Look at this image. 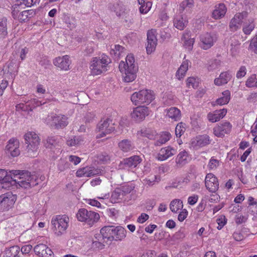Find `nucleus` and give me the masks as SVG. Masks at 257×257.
<instances>
[{"label": "nucleus", "instance_id": "nucleus-23", "mask_svg": "<svg viewBox=\"0 0 257 257\" xmlns=\"http://www.w3.org/2000/svg\"><path fill=\"white\" fill-rule=\"evenodd\" d=\"M227 11L226 7L223 3L216 5L212 13V17L215 19H220L223 18Z\"/></svg>", "mask_w": 257, "mask_h": 257}, {"label": "nucleus", "instance_id": "nucleus-37", "mask_svg": "<svg viewBox=\"0 0 257 257\" xmlns=\"http://www.w3.org/2000/svg\"><path fill=\"white\" fill-rule=\"evenodd\" d=\"M111 11L114 12L116 15L119 17H123L126 14L125 12L123 6L119 4H115L112 6L110 8Z\"/></svg>", "mask_w": 257, "mask_h": 257}, {"label": "nucleus", "instance_id": "nucleus-34", "mask_svg": "<svg viewBox=\"0 0 257 257\" xmlns=\"http://www.w3.org/2000/svg\"><path fill=\"white\" fill-rule=\"evenodd\" d=\"M142 161V159L139 156H132L124 160V164L130 167H136Z\"/></svg>", "mask_w": 257, "mask_h": 257}, {"label": "nucleus", "instance_id": "nucleus-61", "mask_svg": "<svg viewBox=\"0 0 257 257\" xmlns=\"http://www.w3.org/2000/svg\"><path fill=\"white\" fill-rule=\"evenodd\" d=\"M68 160L74 165H76L80 162L81 159L77 156L70 155L68 157Z\"/></svg>", "mask_w": 257, "mask_h": 257}, {"label": "nucleus", "instance_id": "nucleus-56", "mask_svg": "<svg viewBox=\"0 0 257 257\" xmlns=\"http://www.w3.org/2000/svg\"><path fill=\"white\" fill-rule=\"evenodd\" d=\"M246 74V69L244 66L240 67L239 70L236 73V77L238 79L244 77Z\"/></svg>", "mask_w": 257, "mask_h": 257}, {"label": "nucleus", "instance_id": "nucleus-53", "mask_svg": "<svg viewBox=\"0 0 257 257\" xmlns=\"http://www.w3.org/2000/svg\"><path fill=\"white\" fill-rule=\"evenodd\" d=\"M47 141V147H51L52 146H55L58 143V137H48L46 140Z\"/></svg>", "mask_w": 257, "mask_h": 257}, {"label": "nucleus", "instance_id": "nucleus-3", "mask_svg": "<svg viewBox=\"0 0 257 257\" xmlns=\"http://www.w3.org/2000/svg\"><path fill=\"white\" fill-rule=\"evenodd\" d=\"M110 62V59L105 54H102L99 57L93 58L90 65L92 75H98L105 72Z\"/></svg>", "mask_w": 257, "mask_h": 257}, {"label": "nucleus", "instance_id": "nucleus-15", "mask_svg": "<svg viewBox=\"0 0 257 257\" xmlns=\"http://www.w3.org/2000/svg\"><path fill=\"white\" fill-rule=\"evenodd\" d=\"M232 125L229 122L225 121L220 123L219 125L213 128V134L217 137L223 138L225 134H228L231 132Z\"/></svg>", "mask_w": 257, "mask_h": 257}, {"label": "nucleus", "instance_id": "nucleus-50", "mask_svg": "<svg viewBox=\"0 0 257 257\" xmlns=\"http://www.w3.org/2000/svg\"><path fill=\"white\" fill-rule=\"evenodd\" d=\"M219 160L214 159L213 157H212L210 160L207 166L210 170H212L216 169L217 167L219 166Z\"/></svg>", "mask_w": 257, "mask_h": 257}, {"label": "nucleus", "instance_id": "nucleus-59", "mask_svg": "<svg viewBox=\"0 0 257 257\" xmlns=\"http://www.w3.org/2000/svg\"><path fill=\"white\" fill-rule=\"evenodd\" d=\"M198 198L199 196L196 194L189 196L188 198V203L190 205H194L197 202Z\"/></svg>", "mask_w": 257, "mask_h": 257}, {"label": "nucleus", "instance_id": "nucleus-64", "mask_svg": "<svg viewBox=\"0 0 257 257\" xmlns=\"http://www.w3.org/2000/svg\"><path fill=\"white\" fill-rule=\"evenodd\" d=\"M247 218L245 216L239 214L236 216L235 219V222L238 224L245 222Z\"/></svg>", "mask_w": 257, "mask_h": 257}, {"label": "nucleus", "instance_id": "nucleus-60", "mask_svg": "<svg viewBox=\"0 0 257 257\" xmlns=\"http://www.w3.org/2000/svg\"><path fill=\"white\" fill-rule=\"evenodd\" d=\"M188 215V211L186 209H183L179 214L178 216V219L179 221L182 222L187 217Z\"/></svg>", "mask_w": 257, "mask_h": 257}, {"label": "nucleus", "instance_id": "nucleus-10", "mask_svg": "<svg viewBox=\"0 0 257 257\" xmlns=\"http://www.w3.org/2000/svg\"><path fill=\"white\" fill-rule=\"evenodd\" d=\"M114 128L111 119L108 118L101 119L97 124V129L98 130L99 134L97 137H103L106 134H109L113 132Z\"/></svg>", "mask_w": 257, "mask_h": 257}, {"label": "nucleus", "instance_id": "nucleus-28", "mask_svg": "<svg viewBox=\"0 0 257 257\" xmlns=\"http://www.w3.org/2000/svg\"><path fill=\"white\" fill-rule=\"evenodd\" d=\"M126 231L122 227L114 226L113 231V240H121L126 236Z\"/></svg>", "mask_w": 257, "mask_h": 257}, {"label": "nucleus", "instance_id": "nucleus-52", "mask_svg": "<svg viewBox=\"0 0 257 257\" xmlns=\"http://www.w3.org/2000/svg\"><path fill=\"white\" fill-rule=\"evenodd\" d=\"M140 12L141 14H146L150 10L152 7V3L150 2H146V4L140 5Z\"/></svg>", "mask_w": 257, "mask_h": 257}, {"label": "nucleus", "instance_id": "nucleus-55", "mask_svg": "<svg viewBox=\"0 0 257 257\" xmlns=\"http://www.w3.org/2000/svg\"><path fill=\"white\" fill-rule=\"evenodd\" d=\"M172 136L169 132H162V144L166 143L171 139Z\"/></svg>", "mask_w": 257, "mask_h": 257}, {"label": "nucleus", "instance_id": "nucleus-40", "mask_svg": "<svg viewBox=\"0 0 257 257\" xmlns=\"http://www.w3.org/2000/svg\"><path fill=\"white\" fill-rule=\"evenodd\" d=\"M40 2V0H18L17 6H21L22 9H25L26 7H31L39 4Z\"/></svg>", "mask_w": 257, "mask_h": 257}, {"label": "nucleus", "instance_id": "nucleus-5", "mask_svg": "<svg viewBox=\"0 0 257 257\" xmlns=\"http://www.w3.org/2000/svg\"><path fill=\"white\" fill-rule=\"evenodd\" d=\"M155 94L154 91L149 89H142L134 92L131 99L135 105L142 104H150L155 99Z\"/></svg>", "mask_w": 257, "mask_h": 257}, {"label": "nucleus", "instance_id": "nucleus-7", "mask_svg": "<svg viewBox=\"0 0 257 257\" xmlns=\"http://www.w3.org/2000/svg\"><path fill=\"white\" fill-rule=\"evenodd\" d=\"M77 218L80 221L85 222L89 225H92L99 220L100 216L98 213L81 208L77 213Z\"/></svg>", "mask_w": 257, "mask_h": 257}, {"label": "nucleus", "instance_id": "nucleus-32", "mask_svg": "<svg viewBox=\"0 0 257 257\" xmlns=\"http://www.w3.org/2000/svg\"><path fill=\"white\" fill-rule=\"evenodd\" d=\"M189 60H184L180 67L176 72V76L179 80L183 78L186 72L188 70L189 65Z\"/></svg>", "mask_w": 257, "mask_h": 257}, {"label": "nucleus", "instance_id": "nucleus-12", "mask_svg": "<svg viewBox=\"0 0 257 257\" xmlns=\"http://www.w3.org/2000/svg\"><path fill=\"white\" fill-rule=\"evenodd\" d=\"M216 40L215 35L206 33L200 35L199 46L202 49L207 50L213 46Z\"/></svg>", "mask_w": 257, "mask_h": 257}, {"label": "nucleus", "instance_id": "nucleus-47", "mask_svg": "<svg viewBox=\"0 0 257 257\" xmlns=\"http://www.w3.org/2000/svg\"><path fill=\"white\" fill-rule=\"evenodd\" d=\"M248 49L251 52L257 54V35L251 39Z\"/></svg>", "mask_w": 257, "mask_h": 257}, {"label": "nucleus", "instance_id": "nucleus-24", "mask_svg": "<svg viewBox=\"0 0 257 257\" xmlns=\"http://www.w3.org/2000/svg\"><path fill=\"white\" fill-rule=\"evenodd\" d=\"M226 113L227 109L224 108L216 110L213 113H209L207 117L210 121L215 122L222 119L226 115Z\"/></svg>", "mask_w": 257, "mask_h": 257}, {"label": "nucleus", "instance_id": "nucleus-1", "mask_svg": "<svg viewBox=\"0 0 257 257\" xmlns=\"http://www.w3.org/2000/svg\"><path fill=\"white\" fill-rule=\"evenodd\" d=\"M44 178L41 176L40 180ZM39 180L36 174H31L27 171L12 170L8 173L4 169H0V190L9 189L14 184L28 189L38 184Z\"/></svg>", "mask_w": 257, "mask_h": 257}, {"label": "nucleus", "instance_id": "nucleus-43", "mask_svg": "<svg viewBox=\"0 0 257 257\" xmlns=\"http://www.w3.org/2000/svg\"><path fill=\"white\" fill-rule=\"evenodd\" d=\"M194 6L193 0H184L180 5L179 11L180 12H183L185 10H189Z\"/></svg>", "mask_w": 257, "mask_h": 257}, {"label": "nucleus", "instance_id": "nucleus-35", "mask_svg": "<svg viewBox=\"0 0 257 257\" xmlns=\"http://www.w3.org/2000/svg\"><path fill=\"white\" fill-rule=\"evenodd\" d=\"M84 139L82 136H74L67 141V144L70 147H78L84 143Z\"/></svg>", "mask_w": 257, "mask_h": 257}, {"label": "nucleus", "instance_id": "nucleus-38", "mask_svg": "<svg viewBox=\"0 0 257 257\" xmlns=\"http://www.w3.org/2000/svg\"><path fill=\"white\" fill-rule=\"evenodd\" d=\"M188 154L185 151L180 152L176 159L177 165L179 167H182L187 163Z\"/></svg>", "mask_w": 257, "mask_h": 257}, {"label": "nucleus", "instance_id": "nucleus-62", "mask_svg": "<svg viewBox=\"0 0 257 257\" xmlns=\"http://www.w3.org/2000/svg\"><path fill=\"white\" fill-rule=\"evenodd\" d=\"M123 50V48L122 46L117 45L114 46V48L112 49L111 51L113 52L114 55L119 56L121 54Z\"/></svg>", "mask_w": 257, "mask_h": 257}, {"label": "nucleus", "instance_id": "nucleus-27", "mask_svg": "<svg viewBox=\"0 0 257 257\" xmlns=\"http://www.w3.org/2000/svg\"><path fill=\"white\" fill-rule=\"evenodd\" d=\"M114 226H105L102 227L100 230V233L102 237V239L107 240L109 243L113 240V231Z\"/></svg>", "mask_w": 257, "mask_h": 257}, {"label": "nucleus", "instance_id": "nucleus-30", "mask_svg": "<svg viewBox=\"0 0 257 257\" xmlns=\"http://www.w3.org/2000/svg\"><path fill=\"white\" fill-rule=\"evenodd\" d=\"M165 112H166V116L174 121H178L181 118V111L176 107H172L166 109Z\"/></svg>", "mask_w": 257, "mask_h": 257}, {"label": "nucleus", "instance_id": "nucleus-16", "mask_svg": "<svg viewBox=\"0 0 257 257\" xmlns=\"http://www.w3.org/2000/svg\"><path fill=\"white\" fill-rule=\"evenodd\" d=\"M19 146L20 143L18 140L14 138L10 139L6 147L7 154L13 157L19 156L20 154Z\"/></svg>", "mask_w": 257, "mask_h": 257}, {"label": "nucleus", "instance_id": "nucleus-57", "mask_svg": "<svg viewBox=\"0 0 257 257\" xmlns=\"http://www.w3.org/2000/svg\"><path fill=\"white\" fill-rule=\"evenodd\" d=\"M183 42L184 46L187 49H188V50H191L192 49L193 46L195 42L194 38L186 40L184 41Z\"/></svg>", "mask_w": 257, "mask_h": 257}, {"label": "nucleus", "instance_id": "nucleus-14", "mask_svg": "<svg viewBox=\"0 0 257 257\" xmlns=\"http://www.w3.org/2000/svg\"><path fill=\"white\" fill-rule=\"evenodd\" d=\"M205 185L206 189L211 193L216 192L219 188L218 179L212 173H208L206 175Z\"/></svg>", "mask_w": 257, "mask_h": 257}, {"label": "nucleus", "instance_id": "nucleus-18", "mask_svg": "<svg viewBox=\"0 0 257 257\" xmlns=\"http://www.w3.org/2000/svg\"><path fill=\"white\" fill-rule=\"evenodd\" d=\"M156 33V31L153 30L148 32L146 51L148 54H151L156 49L157 44V39Z\"/></svg>", "mask_w": 257, "mask_h": 257}, {"label": "nucleus", "instance_id": "nucleus-54", "mask_svg": "<svg viewBox=\"0 0 257 257\" xmlns=\"http://www.w3.org/2000/svg\"><path fill=\"white\" fill-rule=\"evenodd\" d=\"M186 84L189 87L195 88L198 86V81L194 77H189L187 80Z\"/></svg>", "mask_w": 257, "mask_h": 257}, {"label": "nucleus", "instance_id": "nucleus-17", "mask_svg": "<svg viewBox=\"0 0 257 257\" xmlns=\"http://www.w3.org/2000/svg\"><path fill=\"white\" fill-rule=\"evenodd\" d=\"M246 12L236 14L231 20L229 28L231 31H235L241 27L243 20L247 17Z\"/></svg>", "mask_w": 257, "mask_h": 257}, {"label": "nucleus", "instance_id": "nucleus-33", "mask_svg": "<svg viewBox=\"0 0 257 257\" xmlns=\"http://www.w3.org/2000/svg\"><path fill=\"white\" fill-rule=\"evenodd\" d=\"M118 147L123 152H128L134 148L132 142L127 139L123 140L118 143Z\"/></svg>", "mask_w": 257, "mask_h": 257}, {"label": "nucleus", "instance_id": "nucleus-46", "mask_svg": "<svg viewBox=\"0 0 257 257\" xmlns=\"http://www.w3.org/2000/svg\"><path fill=\"white\" fill-rule=\"evenodd\" d=\"M64 22L66 25V27L70 30L75 27V21L72 18L65 16L64 18Z\"/></svg>", "mask_w": 257, "mask_h": 257}, {"label": "nucleus", "instance_id": "nucleus-41", "mask_svg": "<svg viewBox=\"0 0 257 257\" xmlns=\"http://www.w3.org/2000/svg\"><path fill=\"white\" fill-rule=\"evenodd\" d=\"M170 207L172 212H177L183 207V202L179 199L173 200L170 203Z\"/></svg>", "mask_w": 257, "mask_h": 257}, {"label": "nucleus", "instance_id": "nucleus-19", "mask_svg": "<svg viewBox=\"0 0 257 257\" xmlns=\"http://www.w3.org/2000/svg\"><path fill=\"white\" fill-rule=\"evenodd\" d=\"M101 173L99 169L94 167H86L78 169L76 172V176L79 177H91Z\"/></svg>", "mask_w": 257, "mask_h": 257}, {"label": "nucleus", "instance_id": "nucleus-36", "mask_svg": "<svg viewBox=\"0 0 257 257\" xmlns=\"http://www.w3.org/2000/svg\"><path fill=\"white\" fill-rule=\"evenodd\" d=\"M222 96L216 100V103L220 105L227 104L230 99V92L226 90L222 92Z\"/></svg>", "mask_w": 257, "mask_h": 257}, {"label": "nucleus", "instance_id": "nucleus-58", "mask_svg": "<svg viewBox=\"0 0 257 257\" xmlns=\"http://www.w3.org/2000/svg\"><path fill=\"white\" fill-rule=\"evenodd\" d=\"M30 105L32 106V107L35 108L39 106H41L42 105L44 104L46 102H42L41 101H39L35 98L32 99L29 101Z\"/></svg>", "mask_w": 257, "mask_h": 257}, {"label": "nucleus", "instance_id": "nucleus-22", "mask_svg": "<svg viewBox=\"0 0 257 257\" xmlns=\"http://www.w3.org/2000/svg\"><path fill=\"white\" fill-rule=\"evenodd\" d=\"M53 64L55 66L60 68L61 70H68L69 69L70 61L68 55L63 57H58L53 60Z\"/></svg>", "mask_w": 257, "mask_h": 257}, {"label": "nucleus", "instance_id": "nucleus-39", "mask_svg": "<svg viewBox=\"0 0 257 257\" xmlns=\"http://www.w3.org/2000/svg\"><path fill=\"white\" fill-rule=\"evenodd\" d=\"M7 19L3 18L0 21V39H3L8 35Z\"/></svg>", "mask_w": 257, "mask_h": 257}, {"label": "nucleus", "instance_id": "nucleus-20", "mask_svg": "<svg viewBox=\"0 0 257 257\" xmlns=\"http://www.w3.org/2000/svg\"><path fill=\"white\" fill-rule=\"evenodd\" d=\"M210 143V138L208 135L198 136L191 140V144L195 148L204 147Z\"/></svg>", "mask_w": 257, "mask_h": 257}, {"label": "nucleus", "instance_id": "nucleus-25", "mask_svg": "<svg viewBox=\"0 0 257 257\" xmlns=\"http://www.w3.org/2000/svg\"><path fill=\"white\" fill-rule=\"evenodd\" d=\"M138 138L147 137L149 139H155L159 136L155 130L151 128H143L137 133Z\"/></svg>", "mask_w": 257, "mask_h": 257}, {"label": "nucleus", "instance_id": "nucleus-44", "mask_svg": "<svg viewBox=\"0 0 257 257\" xmlns=\"http://www.w3.org/2000/svg\"><path fill=\"white\" fill-rule=\"evenodd\" d=\"M254 27L253 20L252 19L249 20L248 24L246 23L244 25L243 28V32L246 35H249L254 29Z\"/></svg>", "mask_w": 257, "mask_h": 257}, {"label": "nucleus", "instance_id": "nucleus-26", "mask_svg": "<svg viewBox=\"0 0 257 257\" xmlns=\"http://www.w3.org/2000/svg\"><path fill=\"white\" fill-rule=\"evenodd\" d=\"M232 75L229 71L221 73L218 78L214 79V84L217 86L224 85L231 79Z\"/></svg>", "mask_w": 257, "mask_h": 257}, {"label": "nucleus", "instance_id": "nucleus-6", "mask_svg": "<svg viewBox=\"0 0 257 257\" xmlns=\"http://www.w3.org/2000/svg\"><path fill=\"white\" fill-rule=\"evenodd\" d=\"M69 219L65 215H56L51 220V223L53 226V230L57 236H61L64 233L68 226Z\"/></svg>", "mask_w": 257, "mask_h": 257}, {"label": "nucleus", "instance_id": "nucleus-51", "mask_svg": "<svg viewBox=\"0 0 257 257\" xmlns=\"http://www.w3.org/2000/svg\"><path fill=\"white\" fill-rule=\"evenodd\" d=\"M19 248L18 246H13L6 250V253L9 257L15 256L19 252Z\"/></svg>", "mask_w": 257, "mask_h": 257}, {"label": "nucleus", "instance_id": "nucleus-42", "mask_svg": "<svg viewBox=\"0 0 257 257\" xmlns=\"http://www.w3.org/2000/svg\"><path fill=\"white\" fill-rule=\"evenodd\" d=\"M123 196V193L119 189H115L111 193L110 201L112 203H115L119 201L121 197Z\"/></svg>", "mask_w": 257, "mask_h": 257}, {"label": "nucleus", "instance_id": "nucleus-9", "mask_svg": "<svg viewBox=\"0 0 257 257\" xmlns=\"http://www.w3.org/2000/svg\"><path fill=\"white\" fill-rule=\"evenodd\" d=\"M17 199V196L12 192H7L0 196V210H8L12 207Z\"/></svg>", "mask_w": 257, "mask_h": 257}, {"label": "nucleus", "instance_id": "nucleus-2", "mask_svg": "<svg viewBox=\"0 0 257 257\" xmlns=\"http://www.w3.org/2000/svg\"><path fill=\"white\" fill-rule=\"evenodd\" d=\"M119 69L122 73L124 82H131L136 79L138 68L135 64V58L133 54H130L127 55L125 62L124 61L120 62Z\"/></svg>", "mask_w": 257, "mask_h": 257}, {"label": "nucleus", "instance_id": "nucleus-21", "mask_svg": "<svg viewBox=\"0 0 257 257\" xmlns=\"http://www.w3.org/2000/svg\"><path fill=\"white\" fill-rule=\"evenodd\" d=\"M34 251L36 254L42 257H52L53 252L52 250L46 244L40 243L34 247Z\"/></svg>", "mask_w": 257, "mask_h": 257}, {"label": "nucleus", "instance_id": "nucleus-29", "mask_svg": "<svg viewBox=\"0 0 257 257\" xmlns=\"http://www.w3.org/2000/svg\"><path fill=\"white\" fill-rule=\"evenodd\" d=\"M186 17L182 15H177L174 20V26L178 30H183L188 24Z\"/></svg>", "mask_w": 257, "mask_h": 257}, {"label": "nucleus", "instance_id": "nucleus-49", "mask_svg": "<svg viewBox=\"0 0 257 257\" xmlns=\"http://www.w3.org/2000/svg\"><path fill=\"white\" fill-rule=\"evenodd\" d=\"M104 242H105L106 243H108L107 241H105V240L103 242L97 241V240H94L92 241V244H91V247L94 250H101L104 248L105 244H104Z\"/></svg>", "mask_w": 257, "mask_h": 257}, {"label": "nucleus", "instance_id": "nucleus-31", "mask_svg": "<svg viewBox=\"0 0 257 257\" xmlns=\"http://www.w3.org/2000/svg\"><path fill=\"white\" fill-rule=\"evenodd\" d=\"M176 153V150L171 146L162 148V161L173 157Z\"/></svg>", "mask_w": 257, "mask_h": 257}, {"label": "nucleus", "instance_id": "nucleus-4", "mask_svg": "<svg viewBox=\"0 0 257 257\" xmlns=\"http://www.w3.org/2000/svg\"><path fill=\"white\" fill-rule=\"evenodd\" d=\"M24 137L28 155L30 157H35L37 156L40 145L39 137L35 133L32 132H28Z\"/></svg>", "mask_w": 257, "mask_h": 257}, {"label": "nucleus", "instance_id": "nucleus-11", "mask_svg": "<svg viewBox=\"0 0 257 257\" xmlns=\"http://www.w3.org/2000/svg\"><path fill=\"white\" fill-rule=\"evenodd\" d=\"M149 113L150 110L148 107L145 106H139L133 109L131 115L132 118L134 121L140 122L144 120Z\"/></svg>", "mask_w": 257, "mask_h": 257}, {"label": "nucleus", "instance_id": "nucleus-8", "mask_svg": "<svg viewBox=\"0 0 257 257\" xmlns=\"http://www.w3.org/2000/svg\"><path fill=\"white\" fill-rule=\"evenodd\" d=\"M47 123L55 128L64 127L68 124L67 117L62 114H52L48 117Z\"/></svg>", "mask_w": 257, "mask_h": 257}, {"label": "nucleus", "instance_id": "nucleus-13", "mask_svg": "<svg viewBox=\"0 0 257 257\" xmlns=\"http://www.w3.org/2000/svg\"><path fill=\"white\" fill-rule=\"evenodd\" d=\"M22 10L21 6H17V3L13 6V10L12 12L13 17L15 19H18L20 22H25L28 20L29 15L33 14L32 10L23 11L20 12V10Z\"/></svg>", "mask_w": 257, "mask_h": 257}, {"label": "nucleus", "instance_id": "nucleus-45", "mask_svg": "<svg viewBox=\"0 0 257 257\" xmlns=\"http://www.w3.org/2000/svg\"><path fill=\"white\" fill-rule=\"evenodd\" d=\"M59 170L64 171L70 168V163L66 159H61L58 165Z\"/></svg>", "mask_w": 257, "mask_h": 257}, {"label": "nucleus", "instance_id": "nucleus-63", "mask_svg": "<svg viewBox=\"0 0 257 257\" xmlns=\"http://www.w3.org/2000/svg\"><path fill=\"white\" fill-rule=\"evenodd\" d=\"M232 236L233 238L236 241H241L244 238V235L240 231L234 232Z\"/></svg>", "mask_w": 257, "mask_h": 257}, {"label": "nucleus", "instance_id": "nucleus-48", "mask_svg": "<svg viewBox=\"0 0 257 257\" xmlns=\"http://www.w3.org/2000/svg\"><path fill=\"white\" fill-rule=\"evenodd\" d=\"M185 124L182 122L179 123L175 128V134L177 137H180L185 132L186 128Z\"/></svg>", "mask_w": 257, "mask_h": 257}]
</instances>
